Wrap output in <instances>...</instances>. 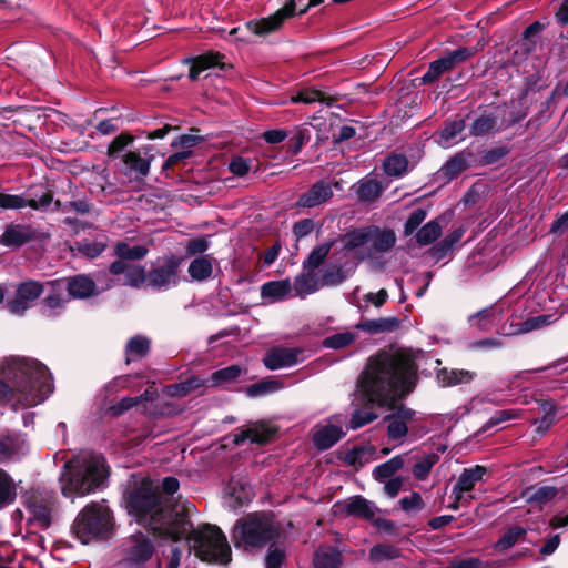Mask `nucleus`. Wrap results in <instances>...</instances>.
Masks as SVG:
<instances>
[{
	"label": "nucleus",
	"mask_w": 568,
	"mask_h": 568,
	"mask_svg": "<svg viewBox=\"0 0 568 568\" xmlns=\"http://www.w3.org/2000/svg\"><path fill=\"white\" fill-rule=\"evenodd\" d=\"M416 365L400 352L381 351L368 357L356 382L363 402L383 407L408 395L415 387Z\"/></svg>",
	"instance_id": "1"
},
{
	"label": "nucleus",
	"mask_w": 568,
	"mask_h": 568,
	"mask_svg": "<svg viewBox=\"0 0 568 568\" xmlns=\"http://www.w3.org/2000/svg\"><path fill=\"white\" fill-rule=\"evenodd\" d=\"M125 506L138 521L160 535L180 537L191 530L189 516L194 506L185 501L171 508L148 483L126 493Z\"/></svg>",
	"instance_id": "2"
},
{
	"label": "nucleus",
	"mask_w": 568,
	"mask_h": 568,
	"mask_svg": "<svg viewBox=\"0 0 568 568\" xmlns=\"http://www.w3.org/2000/svg\"><path fill=\"white\" fill-rule=\"evenodd\" d=\"M2 374L10 384L0 381V399L10 403L13 410L37 406L53 390L51 374L36 359L7 357Z\"/></svg>",
	"instance_id": "3"
},
{
	"label": "nucleus",
	"mask_w": 568,
	"mask_h": 568,
	"mask_svg": "<svg viewBox=\"0 0 568 568\" xmlns=\"http://www.w3.org/2000/svg\"><path fill=\"white\" fill-rule=\"evenodd\" d=\"M109 470L103 456L85 453L64 464L60 475L61 493L74 499L84 497L106 485Z\"/></svg>",
	"instance_id": "4"
},
{
	"label": "nucleus",
	"mask_w": 568,
	"mask_h": 568,
	"mask_svg": "<svg viewBox=\"0 0 568 568\" xmlns=\"http://www.w3.org/2000/svg\"><path fill=\"white\" fill-rule=\"evenodd\" d=\"M342 241L359 260H376L395 246L397 237L390 229L367 225L348 231Z\"/></svg>",
	"instance_id": "5"
},
{
	"label": "nucleus",
	"mask_w": 568,
	"mask_h": 568,
	"mask_svg": "<svg viewBox=\"0 0 568 568\" xmlns=\"http://www.w3.org/2000/svg\"><path fill=\"white\" fill-rule=\"evenodd\" d=\"M169 537L175 541L186 538L195 555L204 561L227 564L231 560L227 539L216 526L202 525L195 529L191 524V530L186 534Z\"/></svg>",
	"instance_id": "6"
},
{
	"label": "nucleus",
	"mask_w": 568,
	"mask_h": 568,
	"mask_svg": "<svg viewBox=\"0 0 568 568\" xmlns=\"http://www.w3.org/2000/svg\"><path fill=\"white\" fill-rule=\"evenodd\" d=\"M274 535L271 518L262 513H252L235 523L232 539L236 548L252 551L265 546Z\"/></svg>",
	"instance_id": "7"
},
{
	"label": "nucleus",
	"mask_w": 568,
	"mask_h": 568,
	"mask_svg": "<svg viewBox=\"0 0 568 568\" xmlns=\"http://www.w3.org/2000/svg\"><path fill=\"white\" fill-rule=\"evenodd\" d=\"M112 528L111 511L104 504L88 505L75 518L72 531L84 545L106 538Z\"/></svg>",
	"instance_id": "8"
},
{
	"label": "nucleus",
	"mask_w": 568,
	"mask_h": 568,
	"mask_svg": "<svg viewBox=\"0 0 568 568\" xmlns=\"http://www.w3.org/2000/svg\"><path fill=\"white\" fill-rule=\"evenodd\" d=\"M246 373L247 371L244 367L231 365L215 371L206 379L199 376H190L185 381L169 385L166 394L172 397H182L203 387L226 388L237 383Z\"/></svg>",
	"instance_id": "9"
},
{
	"label": "nucleus",
	"mask_w": 568,
	"mask_h": 568,
	"mask_svg": "<svg viewBox=\"0 0 568 568\" xmlns=\"http://www.w3.org/2000/svg\"><path fill=\"white\" fill-rule=\"evenodd\" d=\"M307 0H290L268 18H263L257 21H248L245 23L243 29L240 27L233 28L230 31L229 36L233 37L235 40L247 41V38L244 34H237L244 33L245 31L254 33L256 36L268 34L277 30L285 19L293 17L295 14H300V8L305 6Z\"/></svg>",
	"instance_id": "10"
},
{
	"label": "nucleus",
	"mask_w": 568,
	"mask_h": 568,
	"mask_svg": "<svg viewBox=\"0 0 568 568\" xmlns=\"http://www.w3.org/2000/svg\"><path fill=\"white\" fill-rule=\"evenodd\" d=\"M54 494L51 490L32 488L23 495L24 508L30 520L42 526L50 524V515L54 506Z\"/></svg>",
	"instance_id": "11"
},
{
	"label": "nucleus",
	"mask_w": 568,
	"mask_h": 568,
	"mask_svg": "<svg viewBox=\"0 0 568 568\" xmlns=\"http://www.w3.org/2000/svg\"><path fill=\"white\" fill-rule=\"evenodd\" d=\"M346 417L344 415H334L326 420L324 425H317L313 435V443L320 450H326L334 446L344 435V425Z\"/></svg>",
	"instance_id": "12"
},
{
	"label": "nucleus",
	"mask_w": 568,
	"mask_h": 568,
	"mask_svg": "<svg viewBox=\"0 0 568 568\" xmlns=\"http://www.w3.org/2000/svg\"><path fill=\"white\" fill-rule=\"evenodd\" d=\"M180 261L171 255L166 257L163 264L153 267L148 273L146 285L156 291H165L178 283V270Z\"/></svg>",
	"instance_id": "13"
},
{
	"label": "nucleus",
	"mask_w": 568,
	"mask_h": 568,
	"mask_svg": "<svg viewBox=\"0 0 568 568\" xmlns=\"http://www.w3.org/2000/svg\"><path fill=\"white\" fill-rule=\"evenodd\" d=\"M44 292L40 282L27 281L17 286L16 296L8 302L7 307L10 313L16 315L23 314Z\"/></svg>",
	"instance_id": "14"
},
{
	"label": "nucleus",
	"mask_w": 568,
	"mask_h": 568,
	"mask_svg": "<svg viewBox=\"0 0 568 568\" xmlns=\"http://www.w3.org/2000/svg\"><path fill=\"white\" fill-rule=\"evenodd\" d=\"M49 285L50 291L40 303V313L45 317H55L64 311L69 297L62 281L50 282Z\"/></svg>",
	"instance_id": "15"
},
{
	"label": "nucleus",
	"mask_w": 568,
	"mask_h": 568,
	"mask_svg": "<svg viewBox=\"0 0 568 568\" xmlns=\"http://www.w3.org/2000/svg\"><path fill=\"white\" fill-rule=\"evenodd\" d=\"M52 203L50 193H42L37 197L0 193V207L3 210H19L30 206L37 211H45Z\"/></svg>",
	"instance_id": "16"
},
{
	"label": "nucleus",
	"mask_w": 568,
	"mask_h": 568,
	"mask_svg": "<svg viewBox=\"0 0 568 568\" xmlns=\"http://www.w3.org/2000/svg\"><path fill=\"white\" fill-rule=\"evenodd\" d=\"M153 146L143 145L139 151H129L123 155V163L130 173L139 176H146L150 172L153 155L150 154Z\"/></svg>",
	"instance_id": "17"
},
{
	"label": "nucleus",
	"mask_w": 568,
	"mask_h": 568,
	"mask_svg": "<svg viewBox=\"0 0 568 568\" xmlns=\"http://www.w3.org/2000/svg\"><path fill=\"white\" fill-rule=\"evenodd\" d=\"M153 551V544L148 537L134 536L124 549L125 561L129 565H142L152 557Z\"/></svg>",
	"instance_id": "18"
},
{
	"label": "nucleus",
	"mask_w": 568,
	"mask_h": 568,
	"mask_svg": "<svg viewBox=\"0 0 568 568\" xmlns=\"http://www.w3.org/2000/svg\"><path fill=\"white\" fill-rule=\"evenodd\" d=\"M29 450L27 439L21 434L0 437V463L17 462Z\"/></svg>",
	"instance_id": "19"
},
{
	"label": "nucleus",
	"mask_w": 568,
	"mask_h": 568,
	"mask_svg": "<svg viewBox=\"0 0 568 568\" xmlns=\"http://www.w3.org/2000/svg\"><path fill=\"white\" fill-rule=\"evenodd\" d=\"M301 353L298 348L275 347L267 352L263 361L268 369L276 371L296 365Z\"/></svg>",
	"instance_id": "20"
},
{
	"label": "nucleus",
	"mask_w": 568,
	"mask_h": 568,
	"mask_svg": "<svg viewBox=\"0 0 568 568\" xmlns=\"http://www.w3.org/2000/svg\"><path fill=\"white\" fill-rule=\"evenodd\" d=\"M225 496L232 501L230 506L233 508L248 504L253 496V487L242 477H232L225 488Z\"/></svg>",
	"instance_id": "21"
},
{
	"label": "nucleus",
	"mask_w": 568,
	"mask_h": 568,
	"mask_svg": "<svg viewBox=\"0 0 568 568\" xmlns=\"http://www.w3.org/2000/svg\"><path fill=\"white\" fill-rule=\"evenodd\" d=\"M275 432L276 429L271 425H267L265 423H256L247 427L246 429H242L239 433H236L234 435V443L236 445H242L245 442H250L253 444H264L267 443L273 437Z\"/></svg>",
	"instance_id": "22"
},
{
	"label": "nucleus",
	"mask_w": 568,
	"mask_h": 568,
	"mask_svg": "<svg viewBox=\"0 0 568 568\" xmlns=\"http://www.w3.org/2000/svg\"><path fill=\"white\" fill-rule=\"evenodd\" d=\"M110 273L113 275L124 274V284L132 287H141L144 283H148V274L144 267L124 261L113 262L110 265Z\"/></svg>",
	"instance_id": "23"
},
{
	"label": "nucleus",
	"mask_w": 568,
	"mask_h": 568,
	"mask_svg": "<svg viewBox=\"0 0 568 568\" xmlns=\"http://www.w3.org/2000/svg\"><path fill=\"white\" fill-rule=\"evenodd\" d=\"M343 511L347 516L358 517L366 520H373L379 511L378 507L371 500L356 495L346 499L342 504Z\"/></svg>",
	"instance_id": "24"
},
{
	"label": "nucleus",
	"mask_w": 568,
	"mask_h": 568,
	"mask_svg": "<svg viewBox=\"0 0 568 568\" xmlns=\"http://www.w3.org/2000/svg\"><path fill=\"white\" fill-rule=\"evenodd\" d=\"M333 196L332 185L324 181L316 182L311 189L303 193L297 205L301 207H315L327 202Z\"/></svg>",
	"instance_id": "25"
},
{
	"label": "nucleus",
	"mask_w": 568,
	"mask_h": 568,
	"mask_svg": "<svg viewBox=\"0 0 568 568\" xmlns=\"http://www.w3.org/2000/svg\"><path fill=\"white\" fill-rule=\"evenodd\" d=\"M485 474L486 468L479 465L465 469L453 488L456 503L460 501L464 493L470 491Z\"/></svg>",
	"instance_id": "26"
},
{
	"label": "nucleus",
	"mask_w": 568,
	"mask_h": 568,
	"mask_svg": "<svg viewBox=\"0 0 568 568\" xmlns=\"http://www.w3.org/2000/svg\"><path fill=\"white\" fill-rule=\"evenodd\" d=\"M292 291L290 280L271 281L261 286V297L263 303H276L291 297Z\"/></svg>",
	"instance_id": "27"
},
{
	"label": "nucleus",
	"mask_w": 568,
	"mask_h": 568,
	"mask_svg": "<svg viewBox=\"0 0 568 568\" xmlns=\"http://www.w3.org/2000/svg\"><path fill=\"white\" fill-rule=\"evenodd\" d=\"M558 320L552 314H542L534 317H529L526 321L516 324L514 327L509 331H507L505 327H503V334L504 335H519V334H526L532 331L540 329L545 326H548L552 323H555Z\"/></svg>",
	"instance_id": "28"
},
{
	"label": "nucleus",
	"mask_w": 568,
	"mask_h": 568,
	"mask_svg": "<svg viewBox=\"0 0 568 568\" xmlns=\"http://www.w3.org/2000/svg\"><path fill=\"white\" fill-rule=\"evenodd\" d=\"M305 270V272L298 274L294 278V283L292 285L294 295L300 296L301 298L317 292L321 287L316 272L311 268Z\"/></svg>",
	"instance_id": "29"
},
{
	"label": "nucleus",
	"mask_w": 568,
	"mask_h": 568,
	"mask_svg": "<svg viewBox=\"0 0 568 568\" xmlns=\"http://www.w3.org/2000/svg\"><path fill=\"white\" fill-rule=\"evenodd\" d=\"M223 55L214 52H207L205 54L194 58L192 61V65L190 68V79H199L203 71L209 70L211 68H219L221 70L224 69L225 62H223Z\"/></svg>",
	"instance_id": "30"
},
{
	"label": "nucleus",
	"mask_w": 568,
	"mask_h": 568,
	"mask_svg": "<svg viewBox=\"0 0 568 568\" xmlns=\"http://www.w3.org/2000/svg\"><path fill=\"white\" fill-rule=\"evenodd\" d=\"M503 128V122L499 120L498 115L493 112L484 111L471 123L470 134L474 136H481Z\"/></svg>",
	"instance_id": "31"
},
{
	"label": "nucleus",
	"mask_w": 568,
	"mask_h": 568,
	"mask_svg": "<svg viewBox=\"0 0 568 568\" xmlns=\"http://www.w3.org/2000/svg\"><path fill=\"white\" fill-rule=\"evenodd\" d=\"M465 128L466 122L464 119L447 121L438 133V144L443 148L453 146L460 140L458 138L464 132Z\"/></svg>",
	"instance_id": "32"
},
{
	"label": "nucleus",
	"mask_w": 568,
	"mask_h": 568,
	"mask_svg": "<svg viewBox=\"0 0 568 568\" xmlns=\"http://www.w3.org/2000/svg\"><path fill=\"white\" fill-rule=\"evenodd\" d=\"M95 291L94 282L84 275H78L68 281L65 293L68 297L87 298Z\"/></svg>",
	"instance_id": "33"
},
{
	"label": "nucleus",
	"mask_w": 568,
	"mask_h": 568,
	"mask_svg": "<svg viewBox=\"0 0 568 568\" xmlns=\"http://www.w3.org/2000/svg\"><path fill=\"white\" fill-rule=\"evenodd\" d=\"M501 320V311L497 307L484 308L469 317L473 327L487 332Z\"/></svg>",
	"instance_id": "34"
},
{
	"label": "nucleus",
	"mask_w": 568,
	"mask_h": 568,
	"mask_svg": "<svg viewBox=\"0 0 568 568\" xmlns=\"http://www.w3.org/2000/svg\"><path fill=\"white\" fill-rule=\"evenodd\" d=\"M315 568H339L342 554L334 547H320L313 557Z\"/></svg>",
	"instance_id": "35"
},
{
	"label": "nucleus",
	"mask_w": 568,
	"mask_h": 568,
	"mask_svg": "<svg viewBox=\"0 0 568 568\" xmlns=\"http://www.w3.org/2000/svg\"><path fill=\"white\" fill-rule=\"evenodd\" d=\"M398 320L395 317H385L377 320H367L356 324L355 328L369 334L392 332L398 327Z\"/></svg>",
	"instance_id": "36"
},
{
	"label": "nucleus",
	"mask_w": 568,
	"mask_h": 568,
	"mask_svg": "<svg viewBox=\"0 0 568 568\" xmlns=\"http://www.w3.org/2000/svg\"><path fill=\"white\" fill-rule=\"evenodd\" d=\"M30 230L23 225H10L0 236V244L4 246H20L30 239Z\"/></svg>",
	"instance_id": "37"
},
{
	"label": "nucleus",
	"mask_w": 568,
	"mask_h": 568,
	"mask_svg": "<svg viewBox=\"0 0 568 568\" xmlns=\"http://www.w3.org/2000/svg\"><path fill=\"white\" fill-rule=\"evenodd\" d=\"M383 190H384V187L381 185V183L377 180L371 179V178H365V179H362L356 184L355 192H356V195L359 201L373 202L377 197H379Z\"/></svg>",
	"instance_id": "38"
},
{
	"label": "nucleus",
	"mask_w": 568,
	"mask_h": 568,
	"mask_svg": "<svg viewBox=\"0 0 568 568\" xmlns=\"http://www.w3.org/2000/svg\"><path fill=\"white\" fill-rule=\"evenodd\" d=\"M404 458L400 455H396L389 460L377 465L373 469V478L379 483H383L387 479L394 478L393 476L403 468Z\"/></svg>",
	"instance_id": "39"
},
{
	"label": "nucleus",
	"mask_w": 568,
	"mask_h": 568,
	"mask_svg": "<svg viewBox=\"0 0 568 568\" xmlns=\"http://www.w3.org/2000/svg\"><path fill=\"white\" fill-rule=\"evenodd\" d=\"M118 261L126 263L144 258L149 252L144 245H130L126 242H118L114 247Z\"/></svg>",
	"instance_id": "40"
},
{
	"label": "nucleus",
	"mask_w": 568,
	"mask_h": 568,
	"mask_svg": "<svg viewBox=\"0 0 568 568\" xmlns=\"http://www.w3.org/2000/svg\"><path fill=\"white\" fill-rule=\"evenodd\" d=\"M473 378L474 374L465 369H442L437 373V382L443 387L468 383Z\"/></svg>",
	"instance_id": "41"
},
{
	"label": "nucleus",
	"mask_w": 568,
	"mask_h": 568,
	"mask_svg": "<svg viewBox=\"0 0 568 568\" xmlns=\"http://www.w3.org/2000/svg\"><path fill=\"white\" fill-rule=\"evenodd\" d=\"M292 103L312 104L315 102L331 104V97L314 88H304L290 98Z\"/></svg>",
	"instance_id": "42"
},
{
	"label": "nucleus",
	"mask_w": 568,
	"mask_h": 568,
	"mask_svg": "<svg viewBox=\"0 0 568 568\" xmlns=\"http://www.w3.org/2000/svg\"><path fill=\"white\" fill-rule=\"evenodd\" d=\"M213 265L212 260L209 256H201L194 258L189 265V274L192 280L202 282L207 280L212 275Z\"/></svg>",
	"instance_id": "43"
},
{
	"label": "nucleus",
	"mask_w": 568,
	"mask_h": 568,
	"mask_svg": "<svg viewBox=\"0 0 568 568\" xmlns=\"http://www.w3.org/2000/svg\"><path fill=\"white\" fill-rule=\"evenodd\" d=\"M384 171L393 178H400L408 171V160L404 154H390L383 163Z\"/></svg>",
	"instance_id": "44"
},
{
	"label": "nucleus",
	"mask_w": 568,
	"mask_h": 568,
	"mask_svg": "<svg viewBox=\"0 0 568 568\" xmlns=\"http://www.w3.org/2000/svg\"><path fill=\"white\" fill-rule=\"evenodd\" d=\"M283 388V383L277 379H264L246 387L245 393L251 398L262 397Z\"/></svg>",
	"instance_id": "45"
},
{
	"label": "nucleus",
	"mask_w": 568,
	"mask_h": 568,
	"mask_svg": "<svg viewBox=\"0 0 568 568\" xmlns=\"http://www.w3.org/2000/svg\"><path fill=\"white\" fill-rule=\"evenodd\" d=\"M156 397V392L153 389H146L143 394L135 397H123L116 405L112 406V410L116 414H123L130 408L138 406L144 402H152Z\"/></svg>",
	"instance_id": "46"
},
{
	"label": "nucleus",
	"mask_w": 568,
	"mask_h": 568,
	"mask_svg": "<svg viewBox=\"0 0 568 568\" xmlns=\"http://www.w3.org/2000/svg\"><path fill=\"white\" fill-rule=\"evenodd\" d=\"M17 496L13 479L0 468V509L12 504Z\"/></svg>",
	"instance_id": "47"
},
{
	"label": "nucleus",
	"mask_w": 568,
	"mask_h": 568,
	"mask_svg": "<svg viewBox=\"0 0 568 568\" xmlns=\"http://www.w3.org/2000/svg\"><path fill=\"white\" fill-rule=\"evenodd\" d=\"M538 405L542 416L536 420L537 432L544 435L556 423V407L547 400H540Z\"/></svg>",
	"instance_id": "48"
},
{
	"label": "nucleus",
	"mask_w": 568,
	"mask_h": 568,
	"mask_svg": "<svg viewBox=\"0 0 568 568\" xmlns=\"http://www.w3.org/2000/svg\"><path fill=\"white\" fill-rule=\"evenodd\" d=\"M357 334L353 331H345L332 334L324 338L323 346L331 349H342L353 344Z\"/></svg>",
	"instance_id": "49"
},
{
	"label": "nucleus",
	"mask_w": 568,
	"mask_h": 568,
	"mask_svg": "<svg viewBox=\"0 0 568 568\" xmlns=\"http://www.w3.org/2000/svg\"><path fill=\"white\" fill-rule=\"evenodd\" d=\"M150 341L143 336H134L126 344V361H135L146 355Z\"/></svg>",
	"instance_id": "50"
},
{
	"label": "nucleus",
	"mask_w": 568,
	"mask_h": 568,
	"mask_svg": "<svg viewBox=\"0 0 568 568\" xmlns=\"http://www.w3.org/2000/svg\"><path fill=\"white\" fill-rule=\"evenodd\" d=\"M442 234V226L435 220L423 225L416 233V240L419 245H428L436 241Z\"/></svg>",
	"instance_id": "51"
},
{
	"label": "nucleus",
	"mask_w": 568,
	"mask_h": 568,
	"mask_svg": "<svg viewBox=\"0 0 568 568\" xmlns=\"http://www.w3.org/2000/svg\"><path fill=\"white\" fill-rule=\"evenodd\" d=\"M454 67L449 60L444 55L440 59L433 61L428 70L422 77V83L428 84L437 80L444 72L452 70Z\"/></svg>",
	"instance_id": "52"
},
{
	"label": "nucleus",
	"mask_w": 568,
	"mask_h": 568,
	"mask_svg": "<svg viewBox=\"0 0 568 568\" xmlns=\"http://www.w3.org/2000/svg\"><path fill=\"white\" fill-rule=\"evenodd\" d=\"M400 556V551L397 547L386 544H379L371 548L369 561L381 562L384 560L396 559Z\"/></svg>",
	"instance_id": "53"
},
{
	"label": "nucleus",
	"mask_w": 568,
	"mask_h": 568,
	"mask_svg": "<svg viewBox=\"0 0 568 568\" xmlns=\"http://www.w3.org/2000/svg\"><path fill=\"white\" fill-rule=\"evenodd\" d=\"M465 234V229L463 226L454 229L450 233L446 235L439 243H437L433 251L438 256H444L447 252H449L456 243L460 241L463 235Z\"/></svg>",
	"instance_id": "54"
},
{
	"label": "nucleus",
	"mask_w": 568,
	"mask_h": 568,
	"mask_svg": "<svg viewBox=\"0 0 568 568\" xmlns=\"http://www.w3.org/2000/svg\"><path fill=\"white\" fill-rule=\"evenodd\" d=\"M332 246L333 242H325L315 246L308 254L307 260L304 262V268H311L315 271L328 255Z\"/></svg>",
	"instance_id": "55"
},
{
	"label": "nucleus",
	"mask_w": 568,
	"mask_h": 568,
	"mask_svg": "<svg viewBox=\"0 0 568 568\" xmlns=\"http://www.w3.org/2000/svg\"><path fill=\"white\" fill-rule=\"evenodd\" d=\"M525 529L519 526L509 528L495 544V550L505 551L511 548L519 540V538L525 535Z\"/></svg>",
	"instance_id": "56"
},
{
	"label": "nucleus",
	"mask_w": 568,
	"mask_h": 568,
	"mask_svg": "<svg viewBox=\"0 0 568 568\" xmlns=\"http://www.w3.org/2000/svg\"><path fill=\"white\" fill-rule=\"evenodd\" d=\"M439 457L436 454H429L419 459L413 467V475L418 480H425Z\"/></svg>",
	"instance_id": "57"
},
{
	"label": "nucleus",
	"mask_w": 568,
	"mask_h": 568,
	"mask_svg": "<svg viewBox=\"0 0 568 568\" xmlns=\"http://www.w3.org/2000/svg\"><path fill=\"white\" fill-rule=\"evenodd\" d=\"M77 250L91 258L99 256L105 248L106 243L104 241H89L82 240L75 243Z\"/></svg>",
	"instance_id": "58"
},
{
	"label": "nucleus",
	"mask_w": 568,
	"mask_h": 568,
	"mask_svg": "<svg viewBox=\"0 0 568 568\" xmlns=\"http://www.w3.org/2000/svg\"><path fill=\"white\" fill-rule=\"evenodd\" d=\"M388 420L387 435L393 440H402L406 437L408 427L407 424L397 419L393 415H388L385 418Z\"/></svg>",
	"instance_id": "59"
},
{
	"label": "nucleus",
	"mask_w": 568,
	"mask_h": 568,
	"mask_svg": "<svg viewBox=\"0 0 568 568\" xmlns=\"http://www.w3.org/2000/svg\"><path fill=\"white\" fill-rule=\"evenodd\" d=\"M520 416L519 410L517 409H505L497 412L494 416H491L481 427L480 432H486L494 426H498L505 422L518 418Z\"/></svg>",
	"instance_id": "60"
},
{
	"label": "nucleus",
	"mask_w": 568,
	"mask_h": 568,
	"mask_svg": "<svg viewBox=\"0 0 568 568\" xmlns=\"http://www.w3.org/2000/svg\"><path fill=\"white\" fill-rule=\"evenodd\" d=\"M557 495V489L552 486H541L536 489L530 488L526 493L529 501L546 503Z\"/></svg>",
	"instance_id": "61"
},
{
	"label": "nucleus",
	"mask_w": 568,
	"mask_h": 568,
	"mask_svg": "<svg viewBox=\"0 0 568 568\" xmlns=\"http://www.w3.org/2000/svg\"><path fill=\"white\" fill-rule=\"evenodd\" d=\"M377 418V414L371 409H356L349 420L351 429H358Z\"/></svg>",
	"instance_id": "62"
},
{
	"label": "nucleus",
	"mask_w": 568,
	"mask_h": 568,
	"mask_svg": "<svg viewBox=\"0 0 568 568\" xmlns=\"http://www.w3.org/2000/svg\"><path fill=\"white\" fill-rule=\"evenodd\" d=\"M468 166V161L464 154H457L446 162L443 166L444 174L455 176Z\"/></svg>",
	"instance_id": "63"
},
{
	"label": "nucleus",
	"mask_w": 568,
	"mask_h": 568,
	"mask_svg": "<svg viewBox=\"0 0 568 568\" xmlns=\"http://www.w3.org/2000/svg\"><path fill=\"white\" fill-rule=\"evenodd\" d=\"M426 216H427L426 210L420 209V207L414 210L409 214L408 219L406 220V222L404 224L405 235L413 234L418 229V226L424 222Z\"/></svg>",
	"instance_id": "64"
}]
</instances>
